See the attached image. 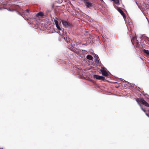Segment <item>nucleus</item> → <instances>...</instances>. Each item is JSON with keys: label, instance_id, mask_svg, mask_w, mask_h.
<instances>
[{"label": "nucleus", "instance_id": "nucleus-10", "mask_svg": "<svg viewBox=\"0 0 149 149\" xmlns=\"http://www.w3.org/2000/svg\"><path fill=\"white\" fill-rule=\"evenodd\" d=\"M56 26L59 31H61V29L60 26L58 25V24L57 25H56Z\"/></svg>", "mask_w": 149, "mask_h": 149}, {"label": "nucleus", "instance_id": "nucleus-9", "mask_svg": "<svg viewBox=\"0 0 149 149\" xmlns=\"http://www.w3.org/2000/svg\"><path fill=\"white\" fill-rule=\"evenodd\" d=\"M86 58L87 59L90 60H92L93 58V57L92 56L89 55H88L87 56Z\"/></svg>", "mask_w": 149, "mask_h": 149}, {"label": "nucleus", "instance_id": "nucleus-11", "mask_svg": "<svg viewBox=\"0 0 149 149\" xmlns=\"http://www.w3.org/2000/svg\"><path fill=\"white\" fill-rule=\"evenodd\" d=\"M54 23H55L56 25H57L58 24V22L57 20L55 19L54 20Z\"/></svg>", "mask_w": 149, "mask_h": 149}, {"label": "nucleus", "instance_id": "nucleus-2", "mask_svg": "<svg viewBox=\"0 0 149 149\" xmlns=\"http://www.w3.org/2000/svg\"><path fill=\"white\" fill-rule=\"evenodd\" d=\"M84 3L86 8H90L91 7L94 6V4L90 2L88 0H84Z\"/></svg>", "mask_w": 149, "mask_h": 149}, {"label": "nucleus", "instance_id": "nucleus-16", "mask_svg": "<svg viewBox=\"0 0 149 149\" xmlns=\"http://www.w3.org/2000/svg\"><path fill=\"white\" fill-rule=\"evenodd\" d=\"M101 1H103V0H100Z\"/></svg>", "mask_w": 149, "mask_h": 149}, {"label": "nucleus", "instance_id": "nucleus-6", "mask_svg": "<svg viewBox=\"0 0 149 149\" xmlns=\"http://www.w3.org/2000/svg\"><path fill=\"white\" fill-rule=\"evenodd\" d=\"M118 11L120 13V14L123 16L124 18H126V15L124 13V12L122 10L119 8H118L117 9Z\"/></svg>", "mask_w": 149, "mask_h": 149}, {"label": "nucleus", "instance_id": "nucleus-12", "mask_svg": "<svg viewBox=\"0 0 149 149\" xmlns=\"http://www.w3.org/2000/svg\"><path fill=\"white\" fill-rule=\"evenodd\" d=\"M62 31L63 32V33H61L60 32V31H59V34H60L61 35V34H64V29H63V30ZM64 33H65V34H66V32L65 31V32H64Z\"/></svg>", "mask_w": 149, "mask_h": 149}, {"label": "nucleus", "instance_id": "nucleus-13", "mask_svg": "<svg viewBox=\"0 0 149 149\" xmlns=\"http://www.w3.org/2000/svg\"><path fill=\"white\" fill-rule=\"evenodd\" d=\"M135 38L134 37H133L131 39V42H132L133 43V40H134V39Z\"/></svg>", "mask_w": 149, "mask_h": 149}, {"label": "nucleus", "instance_id": "nucleus-7", "mask_svg": "<svg viewBox=\"0 0 149 149\" xmlns=\"http://www.w3.org/2000/svg\"><path fill=\"white\" fill-rule=\"evenodd\" d=\"M36 16L37 17L39 16L42 17L44 16V14L43 12H40L36 14Z\"/></svg>", "mask_w": 149, "mask_h": 149}, {"label": "nucleus", "instance_id": "nucleus-15", "mask_svg": "<svg viewBox=\"0 0 149 149\" xmlns=\"http://www.w3.org/2000/svg\"><path fill=\"white\" fill-rule=\"evenodd\" d=\"M62 2V0H61V1H60V2Z\"/></svg>", "mask_w": 149, "mask_h": 149}, {"label": "nucleus", "instance_id": "nucleus-5", "mask_svg": "<svg viewBox=\"0 0 149 149\" xmlns=\"http://www.w3.org/2000/svg\"><path fill=\"white\" fill-rule=\"evenodd\" d=\"M61 22L63 25L65 26L68 27V26H70L71 25L70 23L64 20H62Z\"/></svg>", "mask_w": 149, "mask_h": 149}, {"label": "nucleus", "instance_id": "nucleus-14", "mask_svg": "<svg viewBox=\"0 0 149 149\" xmlns=\"http://www.w3.org/2000/svg\"><path fill=\"white\" fill-rule=\"evenodd\" d=\"M26 11L28 12V13H29V9H27L26 10Z\"/></svg>", "mask_w": 149, "mask_h": 149}, {"label": "nucleus", "instance_id": "nucleus-1", "mask_svg": "<svg viewBox=\"0 0 149 149\" xmlns=\"http://www.w3.org/2000/svg\"><path fill=\"white\" fill-rule=\"evenodd\" d=\"M136 102L139 103V104L141 107L142 110L144 112H146V110L143 109V108L141 107V105L139 103H141L143 105L147 107H149V104L146 102L145 100L142 99H136Z\"/></svg>", "mask_w": 149, "mask_h": 149}, {"label": "nucleus", "instance_id": "nucleus-4", "mask_svg": "<svg viewBox=\"0 0 149 149\" xmlns=\"http://www.w3.org/2000/svg\"><path fill=\"white\" fill-rule=\"evenodd\" d=\"M94 78H95L98 80H104L105 79V77L102 76H100L98 75H94Z\"/></svg>", "mask_w": 149, "mask_h": 149}, {"label": "nucleus", "instance_id": "nucleus-17", "mask_svg": "<svg viewBox=\"0 0 149 149\" xmlns=\"http://www.w3.org/2000/svg\"><path fill=\"white\" fill-rule=\"evenodd\" d=\"M18 14H19V13L18 12Z\"/></svg>", "mask_w": 149, "mask_h": 149}, {"label": "nucleus", "instance_id": "nucleus-8", "mask_svg": "<svg viewBox=\"0 0 149 149\" xmlns=\"http://www.w3.org/2000/svg\"><path fill=\"white\" fill-rule=\"evenodd\" d=\"M143 52L144 53H145L147 55L149 56V51L148 50H146L144 49L143 50Z\"/></svg>", "mask_w": 149, "mask_h": 149}, {"label": "nucleus", "instance_id": "nucleus-3", "mask_svg": "<svg viewBox=\"0 0 149 149\" xmlns=\"http://www.w3.org/2000/svg\"><path fill=\"white\" fill-rule=\"evenodd\" d=\"M100 71L103 76L107 77L109 76V74L107 72L105 68H102Z\"/></svg>", "mask_w": 149, "mask_h": 149}]
</instances>
